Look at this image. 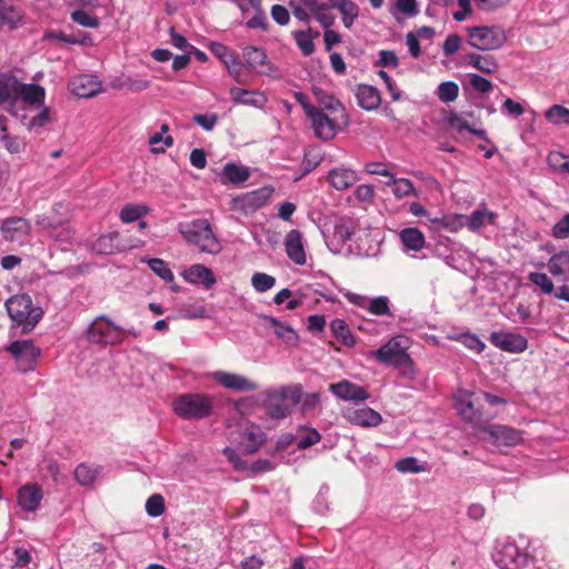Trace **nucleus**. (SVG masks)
<instances>
[{"instance_id": "f257e3e1", "label": "nucleus", "mask_w": 569, "mask_h": 569, "mask_svg": "<svg viewBox=\"0 0 569 569\" xmlns=\"http://www.w3.org/2000/svg\"><path fill=\"white\" fill-rule=\"evenodd\" d=\"M456 409L462 419L472 426L475 436L486 439L495 446L513 447L522 441V432L503 425H490L482 418V412L476 409L471 401V393L460 391L456 397Z\"/></svg>"}, {"instance_id": "f03ea898", "label": "nucleus", "mask_w": 569, "mask_h": 569, "mask_svg": "<svg viewBox=\"0 0 569 569\" xmlns=\"http://www.w3.org/2000/svg\"><path fill=\"white\" fill-rule=\"evenodd\" d=\"M308 119L317 138L328 141L348 124V116L343 104L333 97L321 101V106L309 108Z\"/></svg>"}, {"instance_id": "7ed1b4c3", "label": "nucleus", "mask_w": 569, "mask_h": 569, "mask_svg": "<svg viewBox=\"0 0 569 569\" xmlns=\"http://www.w3.org/2000/svg\"><path fill=\"white\" fill-rule=\"evenodd\" d=\"M409 339L406 336H396L389 339L377 350H371L369 357L378 362L393 367L405 375L413 373V361L408 353Z\"/></svg>"}, {"instance_id": "20e7f679", "label": "nucleus", "mask_w": 569, "mask_h": 569, "mask_svg": "<svg viewBox=\"0 0 569 569\" xmlns=\"http://www.w3.org/2000/svg\"><path fill=\"white\" fill-rule=\"evenodd\" d=\"M13 327H21L23 335L30 333L43 317V310L33 306L27 293L11 296L4 303Z\"/></svg>"}, {"instance_id": "39448f33", "label": "nucleus", "mask_w": 569, "mask_h": 569, "mask_svg": "<svg viewBox=\"0 0 569 569\" xmlns=\"http://www.w3.org/2000/svg\"><path fill=\"white\" fill-rule=\"evenodd\" d=\"M178 231L187 242L198 247L202 252L214 254L220 251L221 246L206 219L181 222L178 224Z\"/></svg>"}, {"instance_id": "423d86ee", "label": "nucleus", "mask_w": 569, "mask_h": 569, "mask_svg": "<svg viewBox=\"0 0 569 569\" xmlns=\"http://www.w3.org/2000/svg\"><path fill=\"white\" fill-rule=\"evenodd\" d=\"M173 411L184 420L208 418L213 409L212 398L206 393L188 392L178 396L172 402Z\"/></svg>"}, {"instance_id": "0eeeda50", "label": "nucleus", "mask_w": 569, "mask_h": 569, "mask_svg": "<svg viewBox=\"0 0 569 569\" xmlns=\"http://www.w3.org/2000/svg\"><path fill=\"white\" fill-rule=\"evenodd\" d=\"M289 7L293 16L305 23L313 17L323 28H330L335 23V17L328 13L330 3L325 0H290Z\"/></svg>"}, {"instance_id": "6e6552de", "label": "nucleus", "mask_w": 569, "mask_h": 569, "mask_svg": "<svg viewBox=\"0 0 569 569\" xmlns=\"http://www.w3.org/2000/svg\"><path fill=\"white\" fill-rule=\"evenodd\" d=\"M87 338L96 345H120L124 340V329L113 323L106 316L97 317L87 330Z\"/></svg>"}, {"instance_id": "1a4fd4ad", "label": "nucleus", "mask_w": 569, "mask_h": 569, "mask_svg": "<svg viewBox=\"0 0 569 569\" xmlns=\"http://www.w3.org/2000/svg\"><path fill=\"white\" fill-rule=\"evenodd\" d=\"M469 44L482 51L501 48L507 38L498 27H475L468 30Z\"/></svg>"}, {"instance_id": "9d476101", "label": "nucleus", "mask_w": 569, "mask_h": 569, "mask_svg": "<svg viewBox=\"0 0 569 569\" xmlns=\"http://www.w3.org/2000/svg\"><path fill=\"white\" fill-rule=\"evenodd\" d=\"M7 351L11 353L21 372L34 370L41 355V349L32 340H16L7 347Z\"/></svg>"}, {"instance_id": "9b49d317", "label": "nucleus", "mask_w": 569, "mask_h": 569, "mask_svg": "<svg viewBox=\"0 0 569 569\" xmlns=\"http://www.w3.org/2000/svg\"><path fill=\"white\" fill-rule=\"evenodd\" d=\"M272 189L263 187L250 192L242 193L231 199L230 210L242 214H250L262 208L272 194Z\"/></svg>"}, {"instance_id": "f8f14e48", "label": "nucleus", "mask_w": 569, "mask_h": 569, "mask_svg": "<svg viewBox=\"0 0 569 569\" xmlns=\"http://www.w3.org/2000/svg\"><path fill=\"white\" fill-rule=\"evenodd\" d=\"M493 560L500 569H523L527 566L528 556L513 542H505L497 547Z\"/></svg>"}, {"instance_id": "ddd939ff", "label": "nucleus", "mask_w": 569, "mask_h": 569, "mask_svg": "<svg viewBox=\"0 0 569 569\" xmlns=\"http://www.w3.org/2000/svg\"><path fill=\"white\" fill-rule=\"evenodd\" d=\"M70 92L79 98H92L102 90V82L93 74H78L68 83Z\"/></svg>"}, {"instance_id": "4468645a", "label": "nucleus", "mask_w": 569, "mask_h": 569, "mask_svg": "<svg viewBox=\"0 0 569 569\" xmlns=\"http://www.w3.org/2000/svg\"><path fill=\"white\" fill-rule=\"evenodd\" d=\"M343 417L351 425L362 428L377 427L382 422L381 415L366 406L348 408L343 412Z\"/></svg>"}, {"instance_id": "2eb2a0df", "label": "nucleus", "mask_w": 569, "mask_h": 569, "mask_svg": "<svg viewBox=\"0 0 569 569\" xmlns=\"http://www.w3.org/2000/svg\"><path fill=\"white\" fill-rule=\"evenodd\" d=\"M211 377L223 388L232 391L246 392L254 391L258 389V385L254 381L238 373L214 371L211 373Z\"/></svg>"}, {"instance_id": "dca6fc26", "label": "nucleus", "mask_w": 569, "mask_h": 569, "mask_svg": "<svg viewBox=\"0 0 569 569\" xmlns=\"http://www.w3.org/2000/svg\"><path fill=\"white\" fill-rule=\"evenodd\" d=\"M489 340L495 347L507 352H522L528 347V340L513 332L495 331L490 335Z\"/></svg>"}, {"instance_id": "f3484780", "label": "nucleus", "mask_w": 569, "mask_h": 569, "mask_svg": "<svg viewBox=\"0 0 569 569\" xmlns=\"http://www.w3.org/2000/svg\"><path fill=\"white\" fill-rule=\"evenodd\" d=\"M264 441V432L258 426L251 425L241 430L237 445L243 453L252 455L259 450Z\"/></svg>"}, {"instance_id": "a211bd4d", "label": "nucleus", "mask_w": 569, "mask_h": 569, "mask_svg": "<svg viewBox=\"0 0 569 569\" xmlns=\"http://www.w3.org/2000/svg\"><path fill=\"white\" fill-rule=\"evenodd\" d=\"M0 231L7 241H18L31 231V223L28 219L22 217H11L3 220Z\"/></svg>"}, {"instance_id": "6ab92c4d", "label": "nucleus", "mask_w": 569, "mask_h": 569, "mask_svg": "<svg viewBox=\"0 0 569 569\" xmlns=\"http://www.w3.org/2000/svg\"><path fill=\"white\" fill-rule=\"evenodd\" d=\"M329 390L343 401H366L370 397L369 392L363 387L352 383L349 380L331 383Z\"/></svg>"}, {"instance_id": "aec40b11", "label": "nucleus", "mask_w": 569, "mask_h": 569, "mask_svg": "<svg viewBox=\"0 0 569 569\" xmlns=\"http://www.w3.org/2000/svg\"><path fill=\"white\" fill-rule=\"evenodd\" d=\"M183 279L192 284H201L204 289H211L217 279L212 270L203 264L196 263L182 272Z\"/></svg>"}, {"instance_id": "412c9836", "label": "nucleus", "mask_w": 569, "mask_h": 569, "mask_svg": "<svg viewBox=\"0 0 569 569\" xmlns=\"http://www.w3.org/2000/svg\"><path fill=\"white\" fill-rule=\"evenodd\" d=\"M43 498L42 490L37 483H27L18 490L17 500L21 509L36 511Z\"/></svg>"}, {"instance_id": "4be33fe9", "label": "nucleus", "mask_w": 569, "mask_h": 569, "mask_svg": "<svg viewBox=\"0 0 569 569\" xmlns=\"http://www.w3.org/2000/svg\"><path fill=\"white\" fill-rule=\"evenodd\" d=\"M264 407L267 415L272 419H283L290 412V405L286 401L283 393L279 389L266 392Z\"/></svg>"}, {"instance_id": "5701e85b", "label": "nucleus", "mask_w": 569, "mask_h": 569, "mask_svg": "<svg viewBox=\"0 0 569 569\" xmlns=\"http://www.w3.org/2000/svg\"><path fill=\"white\" fill-rule=\"evenodd\" d=\"M284 248L288 257L296 264L303 266L306 263V252L300 231L293 229L288 232L284 240Z\"/></svg>"}, {"instance_id": "b1692460", "label": "nucleus", "mask_w": 569, "mask_h": 569, "mask_svg": "<svg viewBox=\"0 0 569 569\" xmlns=\"http://www.w3.org/2000/svg\"><path fill=\"white\" fill-rule=\"evenodd\" d=\"M230 97L236 103L251 106L259 109H262L268 102V98L263 92L250 91L238 87L230 89Z\"/></svg>"}, {"instance_id": "393cba45", "label": "nucleus", "mask_w": 569, "mask_h": 569, "mask_svg": "<svg viewBox=\"0 0 569 569\" xmlns=\"http://www.w3.org/2000/svg\"><path fill=\"white\" fill-rule=\"evenodd\" d=\"M330 8L337 9L341 14V21L345 28L351 29L355 21L359 18L360 8L352 0H327Z\"/></svg>"}, {"instance_id": "a878e982", "label": "nucleus", "mask_w": 569, "mask_h": 569, "mask_svg": "<svg viewBox=\"0 0 569 569\" xmlns=\"http://www.w3.org/2000/svg\"><path fill=\"white\" fill-rule=\"evenodd\" d=\"M358 104L368 111L376 110L381 103L379 90L369 84H359L356 91Z\"/></svg>"}, {"instance_id": "bb28decb", "label": "nucleus", "mask_w": 569, "mask_h": 569, "mask_svg": "<svg viewBox=\"0 0 569 569\" xmlns=\"http://www.w3.org/2000/svg\"><path fill=\"white\" fill-rule=\"evenodd\" d=\"M21 99L29 104H43L46 99V89L36 83H22L19 81L17 101Z\"/></svg>"}, {"instance_id": "cd10ccee", "label": "nucleus", "mask_w": 569, "mask_h": 569, "mask_svg": "<svg viewBox=\"0 0 569 569\" xmlns=\"http://www.w3.org/2000/svg\"><path fill=\"white\" fill-rule=\"evenodd\" d=\"M419 4L417 0H395L389 6V13L396 21L400 22L402 19H411L419 14Z\"/></svg>"}, {"instance_id": "c85d7f7f", "label": "nucleus", "mask_w": 569, "mask_h": 569, "mask_svg": "<svg viewBox=\"0 0 569 569\" xmlns=\"http://www.w3.org/2000/svg\"><path fill=\"white\" fill-rule=\"evenodd\" d=\"M329 181L336 190H346L358 181L356 171L347 168H335L329 171Z\"/></svg>"}, {"instance_id": "c756f323", "label": "nucleus", "mask_w": 569, "mask_h": 569, "mask_svg": "<svg viewBox=\"0 0 569 569\" xmlns=\"http://www.w3.org/2000/svg\"><path fill=\"white\" fill-rule=\"evenodd\" d=\"M549 272L563 280L569 279V250H561L550 257L547 263Z\"/></svg>"}, {"instance_id": "7c9ffc66", "label": "nucleus", "mask_w": 569, "mask_h": 569, "mask_svg": "<svg viewBox=\"0 0 569 569\" xmlns=\"http://www.w3.org/2000/svg\"><path fill=\"white\" fill-rule=\"evenodd\" d=\"M405 251L418 252L426 246V238L418 228H405L399 233Z\"/></svg>"}, {"instance_id": "2f4dec72", "label": "nucleus", "mask_w": 569, "mask_h": 569, "mask_svg": "<svg viewBox=\"0 0 569 569\" xmlns=\"http://www.w3.org/2000/svg\"><path fill=\"white\" fill-rule=\"evenodd\" d=\"M497 214L487 208L477 209L470 214H465L466 227L470 231L480 230L486 223L495 224Z\"/></svg>"}, {"instance_id": "473e14b6", "label": "nucleus", "mask_w": 569, "mask_h": 569, "mask_svg": "<svg viewBox=\"0 0 569 569\" xmlns=\"http://www.w3.org/2000/svg\"><path fill=\"white\" fill-rule=\"evenodd\" d=\"M19 80L9 73H0V106L17 102Z\"/></svg>"}, {"instance_id": "72a5a7b5", "label": "nucleus", "mask_w": 569, "mask_h": 569, "mask_svg": "<svg viewBox=\"0 0 569 569\" xmlns=\"http://www.w3.org/2000/svg\"><path fill=\"white\" fill-rule=\"evenodd\" d=\"M317 37H319V32L311 28L293 32L296 43L305 57L315 52L313 39Z\"/></svg>"}, {"instance_id": "f704fd0d", "label": "nucleus", "mask_w": 569, "mask_h": 569, "mask_svg": "<svg viewBox=\"0 0 569 569\" xmlns=\"http://www.w3.org/2000/svg\"><path fill=\"white\" fill-rule=\"evenodd\" d=\"M357 229L356 222L351 218H340L335 226L333 239L339 244H343L351 239Z\"/></svg>"}, {"instance_id": "c9c22d12", "label": "nucleus", "mask_w": 569, "mask_h": 569, "mask_svg": "<svg viewBox=\"0 0 569 569\" xmlns=\"http://www.w3.org/2000/svg\"><path fill=\"white\" fill-rule=\"evenodd\" d=\"M385 184L391 188V191L397 199H401L411 194L416 196V190L409 179L395 178L391 173V177H389V180Z\"/></svg>"}, {"instance_id": "e433bc0d", "label": "nucleus", "mask_w": 569, "mask_h": 569, "mask_svg": "<svg viewBox=\"0 0 569 569\" xmlns=\"http://www.w3.org/2000/svg\"><path fill=\"white\" fill-rule=\"evenodd\" d=\"M469 64L488 74L497 72L499 69L496 58L491 54L481 56L472 53L469 56Z\"/></svg>"}, {"instance_id": "4c0bfd02", "label": "nucleus", "mask_w": 569, "mask_h": 569, "mask_svg": "<svg viewBox=\"0 0 569 569\" xmlns=\"http://www.w3.org/2000/svg\"><path fill=\"white\" fill-rule=\"evenodd\" d=\"M119 238V233H108L99 237L92 244V250L98 254H112L120 250V247L116 243Z\"/></svg>"}, {"instance_id": "58836bf2", "label": "nucleus", "mask_w": 569, "mask_h": 569, "mask_svg": "<svg viewBox=\"0 0 569 569\" xmlns=\"http://www.w3.org/2000/svg\"><path fill=\"white\" fill-rule=\"evenodd\" d=\"M321 440L319 431L311 427H300L296 437V445L299 449L305 450L318 443Z\"/></svg>"}, {"instance_id": "ea45409f", "label": "nucleus", "mask_w": 569, "mask_h": 569, "mask_svg": "<svg viewBox=\"0 0 569 569\" xmlns=\"http://www.w3.org/2000/svg\"><path fill=\"white\" fill-rule=\"evenodd\" d=\"M100 471L99 466L80 463L74 470V478L81 486H90L96 481Z\"/></svg>"}, {"instance_id": "a19ab883", "label": "nucleus", "mask_w": 569, "mask_h": 569, "mask_svg": "<svg viewBox=\"0 0 569 569\" xmlns=\"http://www.w3.org/2000/svg\"><path fill=\"white\" fill-rule=\"evenodd\" d=\"M330 328L336 339H338L343 346L351 347L355 345V338L345 320L338 318L333 319Z\"/></svg>"}, {"instance_id": "79ce46f5", "label": "nucleus", "mask_w": 569, "mask_h": 569, "mask_svg": "<svg viewBox=\"0 0 569 569\" xmlns=\"http://www.w3.org/2000/svg\"><path fill=\"white\" fill-rule=\"evenodd\" d=\"M267 319L269 320L278 338L282 339L288 345H296L298 342V335L292 329V327L280 322L276 318L268 317Z\"/></svg>"}, {"instance_id": "37998d69", "label": "nucleus", "mask_w": 569, "mask_h": 569, "mask_svg": "<svg viewBox=\"0 0 569 569\" xmlns=\"http://www.w3.org/2000/svg\"><path fill=\"white\" fill-rule=\"evenodd\" d=\"M223 176L228 182L239 184L248 180L250 172L246 167L229 162L223 167Z\"/></svg>"}, {"instance_id": "c03bdc74", "label": "nucleus", "mask_w": 569, "mask_h": 569, "mask_svg": "<svg viewBox=\"0 0 569 569\" xmlns=\"http://www.w3.org/2000/svg\"><path fill=\"white\" fill-rule=\"evenodd\" d=\"M149 212V208L146 204H126L120 211V219L123 223H131L140 220Z\"/></svg>"}, {"instance_id": "a18cd8bd", "label": "nucleus", "mask_w": 569, "mask_h": 569, "mask_svg": "<svg viewBox=\"0 0 569 569\" xmlns=\"http://www.w3.org/2000/svg\"><path fill=\"white\" fill-rule=\"evenodd\" d=\"M430 221L446 230H449L450 232H457L461 228L466 227L465 214H449L441 218L430 219Z\"/></svg>"}, {"instance_id": "49530a36", "label": "nucleus", "mask_w": 569, "mask_h": 569, "mask_svg": "<svg viewBox=\"0 0 569 569\" xmlns=\"http://www.w3.org/2000/svg\"><path fill=\"white\" fill-rule=\"evenodd\" d=\"M448 122H449V126L457 130L458 132H462L463 130H467L471 133H473L475 136L483 139V140H487V132L483 130V129H475L472 128L468 120H466L463 117L459 116V114H451L448 119Z\"/></svg>"}, {"instance_id": "de8ad7c7", "label": "nucleus", "mask_w": 569, "mask_h": 569, "mask_svg": "<svg viewBox=\"0 0 569 569\" xmlns=\"http://www.w3.org/2000/svg\"><path fill=\"white\" fill-rule=\"evenodd\" d=\"M545 118L556 126L569 124V109L561 104H553L545 112Z\"/></svg>"}, {"instance_id": "09e8293b", "label": "nucleus", "mask_w": 569, "mask_h": 569, "mask_svg": "<svg viewBox=\"0 0 569 569\" xmlns=\"http://www.w3.org/2000/svg\"><path fill=\"white\" fill-rule=\"evenodd\" d=\"M149 268L166 282H171L174 279L173 272L168 268L164 260L159 258L142 259Z\"/></svg>"}, {"instance_id": "8fccbe9b", "label": "nucleus", "mask_w": 569, "mask_h": 569, "mask_svg": "<svg viewBox=\"0 0 569 569\" xmlns=\"http://www.w3.org/2000/svg\"><path fill=\"white\" fill-rule=\"evenodd\" d=\"M243 59L249 68L254 69L266 63L267 56L257 47H247L243 49Z\"/></svg>"}, {"instance_id": "3c124183", "label": "nucleus", "mask_w": 569, "mask_h": 569, "mask_svg": "<svg viewBox=\"0 0 569 569\" xmlns=\"http://www.w3.org/2000/svg\"><path fill=\"white\" fill-rule=\"evenodd\" d=\"M459 87L453 81L441 82L437 90V96L442 102H452L457 99Z\"/></svg>"}, {"instance_id": "603ef678", "label": "nucleus", "mask_w": 569, "mask_h": 569, "mask_svg": "<svg viewBox=\"0 0 569 569\" xmlns=\"http://www.w3.org/2000/svg\"><path fill=\"white\" fill-rule=\"evenodd\" d=\"M248 3L257 11L256 14L248 20V28H260L264 30L267 28V18L261 9V0H248Z\"/></svg>"}, {"instance_id": "864d4df0", "label": "nucleus", "mask_w": 569, "mask_h": 569, "mask_svg": "<svg viewBox=\"0 0 569 569\" xmlns=\"http://www.w3.org/2000/svg\"><path fill=\"white\" fill-rule=\"evenodd\" d=\"M395 467L398 471L403 473H419L426 471L425 465H420L415 457H406L399 459L396 462Z\"/></svg>"}, {"instance_id": "5fc2aeb1", "label": "nucleus", "mask_w": 569, "mask_h": 569, "mask_svg": "<svg viewBox=\"0 0 569 569\" xmlns=\"http://www.w3.org/2000/svg\"><path fill=\"white\" fill-rule=\"evenodd\" d=\"M528 279L537 286L543 295H550L555 290L553 282L542 272H530Z\"/></svg>"}, {"instance_id": "6e6d98bb", "label": "nucleus", "mask_w": 569, "mask_h": 569, "mask_svg": "<svg viewBox=\"0 0 569 569\" xmlns=\"http://www.w3.org/2000/svg\"><path fill=\"white\" fill-rule=\"evenodd\" d=\"M251 283L256 291L266 292L276 284V278L263 272H256L251 278Z\"/></svg>"}, {"instance_id": "4d7b16f0", "label": "nucleus", "mask_w": 569, "mask_h": 569, "mask_svg": "<svg viewBox=\"0 0 569 569\" xmlns=\"http://www.w3.org/2000/svg\"><path fill=\"white\" fill-rule=\"evenodd\" d=\"M71 19L73 22L84 28H98L100 24V21L96 16H92L82 9L71 12Z\"/></svg>"}, {"instance_id": "13d9d810", "label": "nucleus", "mask_w": 569, "mask_h": 569, "mask_svg": "<svg viewBox=\"0 0 569 569\" xmlns=\"http://www.w3.org/2000/svg\"><path fill=\"white\" fill-rule=\"evenodd\" d=\"M22 14L20 10L9 6H3L0 8V23L9 24L11 28H16L19 21L21 20Z\"/></svg>"}, {"instance_id": "bf43d9fd", "label": "nucleus", "mask_w": 569, "mask_h": 569, "mask_svg": "<svg viewBox=\"0 0 569 569\" xmlns=\"http://www.w3.org/2000/svg\"><path fill=\"white\" fill-rule=\"evenodd\" d=\"M146 511L152 517L157 518L164 512V499L161 495H152L146 502Z\"/></svg>"}, {"instance_id": "052dcab7", "label": "nucleus", "mask_w": 569, "mask_h": 569, "mask_svg": "<svg viewBox=\"0 0 569 569\" xmlns=\"http://www.w3.org/2000/svg\"><path fill=\"white\" fill-rule=\"evenodd\" d=\"M547 159L549 166L556 171L569 173V156L560 152H550Z\"/></svg>"}, {"instance_id": "680f3d73", "label": "nucleus", "mask_w": 569, "mask_h": 569, "mask_svg": "<svg viewBox=\"0 0 569 569\" xmlns=\"http://www.w3.org/2000/svg\"><path fill=\"white\" fill-rule=\"evenodd\" d=\"M368 311L375 316L390 315L389 299L385 296L371 299L368 306Z\"/></svg>"}, {"instance_id": "e2e57ef3", "label": "nucleus", "mask_w": 569, "mask_h": 569, "mask_svg": "<svg viewBox=\"0 0 569 569\" xmlns=\"http://www.w3.org/2000/svg\"><path fill=\"white\" fill-rule=\"evenodd\" d=\"M149 144L152 147V152H164L166 147L169 148L173 144V138L171 136H167L163 138L161 133L157 132L150 137Z\"/></svg>"}, {"instance_id": "0e129e2a", "label": "nucleus", "mask_w": 569, "mask_h": 569, "mask_svg": "<svg viewBox=\"0 0 569 569\" xmlns=\"http://www.w3.org/2000/svg\"><path fill=\"white\" fill-rule=\"evenodd\" d=\"M469 81H470L472 89L480 93H487L493 87V84L490 80H488L487 78L479 76L477 73H470Z\"/></svg>"}, {"instance_id": "69168bd1", "label": "nucleus", "mask_w": 569, "mask_h": 569, "mask_svg": "<svg viewBox=\"0 0 569 569\" xmlns=\"http://www.w3.org/2000/svg\"><path fill=\"white\" fill-rule=\"evenodd\" d=\"M468 349L473 350L477 353L483 351L486 345L476 335L462 333L458 338Z\"/></svg>"}, {"instance_id": "338daca9", "label": "nucleus", "mask_w": 569, "mask_h": 569, "mask_svg": "<svg viewBox=\"0 0 569 569\" xmlns=\"http://www.w3.org/2000/svg\"><path fill=\"white\" fill-rule=\"evenodd\" d=\"M50 121V109L46 106L41 108L38 114L32 117L29 122L26 124L27 129L31 131L34 128H40L46 126Z\"/></svg>"}, {"instance_id": "774afa93", "label": "nucleus", "mask_w": 569, "mask_h": 569, "mask_svg": "<svg viewBox=\"0 0 569 569\" xmlns=\"http://www.w3.org/2000/svg\"><path fill=\"white\" fill-rule=\"evenodd\" d=\"M552 236L556 239L569 238V213H566L552 228Z\"/></svg>"}]
</instances>
